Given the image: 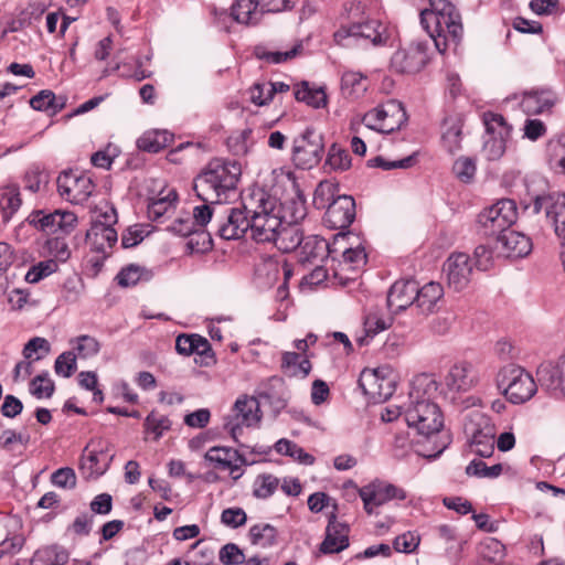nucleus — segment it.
<instances>
[{
    "instance_id": "obj_26",
    "label": "nucleus",
    "mask_w": 565,
    "mask_h": 565,
    "mask_svg": "<svg viewBox=\"0 0 565 565\" xmlns=\"http://www.w3.org/2000/svg\"><path fill=\"white\" fill-rule=\"evenodd\" d=\"M380 33L375 28V22L354 23L348 26H341L334 33V41L343 46L350 45L351 41L359 39L370 40L376 43L380 40Z\"/></svg>"
},
{
    "instance_id": "obj_49",
    "label": "nucleus",
    "mask_w": 565,
    "mask_h": 565,
    "mask_svg": "<svg viewBox=\"0 0 565 565\" xmlns=\"http://www.w3.org/2000/svg\"><path fill=\"white\" fill-rule=\"evenodd\" d=\"M502 555L503 546L498 540L489 539L479 547L480 565H498Z\"/></svg>"
},
{
    "instance_id": "obj_38",
    "label": "nucleus",
    "mask_w": 565,
    "mask_h": 565,
    "mask_svg": "<svg viewBox=\"0 0 565 565\" xmlns=\"http://www.w3.org/2000/svg\"><path fill=\"white\" fill-rule=\"evenodd\" d=\"M563 359H559L555 364H542L537 370L540 381L550 390H559L562 392V386L565 383V367L562 366Z\"/></svg>"
},
{
    "instance_id": "obj_34",
    "label": "nucleus",
    "mask_w": 565,
    "mask_h": 565,
    "mask_svg": "<svg viewBox=\"0 0 565 565\" xmlns=\"http://www.w3.org/2000/svg\"><path fill=\"white\" fill-rule=\"evenodd\" d=\"M281 370L287 376L305 379L311 371V363L307 356H302L300 353L284 352Z\"/></svg>"
},
{
    "instance_id": "obj_18",
    "label": "nucleus",
    "mask_w": 565,
    "mask_h": 565,
    "mask_svg": "<svg viewBox=\"0 0 565 565\" xmlns=\"http://www.w3.org/2000/svg\"><path fill=\"white\" fill-rule=\"evenodd\" d=\"M31 223L49 234H70L76 226L77 216L68 211L56 210L47 214L43 211H36L32 214Z\"/></svg>"
},
{
    "instance_id": "obj_46",
    "label": "nucleus",
    "mask_w": 565,
    "mask_h": 565,
    "mask_svg": "<svg viewBox=\"0 0 565 565\" xmlns=\"http://www.w3.org/2000/svg\"><path fill=\"white\" fill-rule=\"evenodd\" d=\"M295 98L315 108H321L327 105V95L323 89H310L307 82H302L295 89Z\"/></svg>"
},
{
    "instance_id": "obj_62",
    "label": "nucleus",
    "mask_w": 565,
    "mask_h": 565,
    "mask_svg": "<svg viewBox=\"0 0 565 565\" xmlns=\"http://www.w3.org/2000/svg\"><path fill=\"white\" fill-rule=\"evenodd\" d=\"M76 355L72 351L63 352L55 360V373L64 377H71L76 371Z\"/></svg>"
},
{
    "instance_id": "obj_59",
    "label": "nucleus",
    "mask_w": 565,
    "mask_h": 565,
    "mask_svg": "<svg viewBox=\"0 0 565 565\" xmlns=\"http://www.w3.org/2000/svg\"><path fill=\"white\" fill-rule=\"evenodd\" d=\"M416 162L415 154H411L406 158H403L401 160H394L388 161L385 160L383 157L379 156L375 158H372L367 161V166L372 168H381L383 170H392V169H408L413 167Z\"/></svg>"
},
{
    "instance_id": "obj_19",
    "label": "nucleus",
    "mask_w": 565,
    "mask_h": 565,
    "mask_svg": "<svg viewBox=\"0 0 565 565\" xmlns=\"http://www.w3.org/2000/svg\"><path fill=\"white\" fill-rule=\"evenodd\" d=\"M545 210L546 216L553 221L555 234L565 237V194L552 193L539 195L533 203L534 213Z\"/></svg>"
},
{
    "instance_id": "obj_55",
    "label": "nucleus",
    "mask_w": 565,
    "mask_h": 565,
    "mask_svg": "<svg viewBox=\"0 0 565 565\" xmlns=\"http://www.w3.org/2000/svg\"><path fill=\"white\" fill-rule=\"evenodd\" d=\"M278 484V478L271 475H260L254 482L253 494L258 499H267L274 494Z\"/></svg>"
},
{
    "instance_id": "obj_39",
    "label": "nucleus",
    "mask_w": 565,
    "mask_h": 565,
    "mask_svg": "<svg viewBox=\"0 0 565 565\" xmlns=\"http://www.w3.org/2000/svg\"><path fill=\"white\" fill-rule=\"evenodd\" d=\"M172 141V136L166 130H149L137 140L138 149L151 153H157L168 147Z\"/></svg>"
},
{
    "instance_id": "obj_61",
    "label": "nucleus",
    "mask_w": 565,
    "mask_h": 565,
    "mask_svg": "<svg viewBox=\"0 0 565 565\" xmlns=\"http://www.w3.org/2000/svg\"><path fill=\"white\" fill-rule=\"evenodd\" d=\"M47 181V173L39 166L31 167L24 175L25 189L30 190L33 193L40 191L41 186L43 184H46Z\"/></svg>"
},
{
    "instance_id": "obj_14",
    "label": "nucleus",
    "mask_w": 565,
    "mask_h": 565,
    "mask_svg": "<svg viewBox=\"0 0 565 565\" xmlns=\"http://www.w3.org/2000/svg\"><path fill=\"white\" fill-rule=\"evenodd\" d=\"M359 495L367 514L374 513L376 508L393 499H406V492L402 488L382 480H374L362 487L359 490Z\"/></svg>"
},
{
    "instance_id": "obj_17",
    "label": "nucleus",
    "mask_w": 565,
    "mask_h": 565,
    "mask_svg": "<svg viewBox=\"0 0 565 565\" xmlns=\"http://www.w3.org/2000/svg\"><path fill=\"white\" fill-rule=\"evenodd\" d=\"M355 218V202L350 195H338L326 209L324 225L330 230H345Z\"/></svg>"
},
{
    "instance_id": "obj_54",
    "label": "nucleus",
    "mask_w": 565,
    "mask_h": 565,
    "mask_svg": "<svg viewBox=\"0 0 565 565\" xmlns=\"http://www.w3.org/2000/svg\"><path fill=\"white\" fill-rule=\"evenodd\" d=\"M22 200L19 188L8 186L3 190L0 198V206L4 212V216L11 217L21 206Z\"/></svg>"
},
{
    "instance_id": "obj_6",
    "label": "nucleus",
    "mask_w": 565,
    "mask_h": 565,
    "mask_svg": "<svg viewBox=\"0 0 565 565\" xmlns=\"http://www.w3.org/2000/svg\"><path fill=\"white\" fill-rule=\"evenodd\" d=\"M465 433L469 437L473 454L481 458L493 454L495 427L488 415L479 411L471 412L465 423Z\"/></svg>"
},
{
    "instance_id": "obj_1",
    "label": "nucleus",
    "mask_w": 565,
    "mask_h": 565,
    "mask_svg": "<svg viewBox=\"0 0 565 565\" xmlns=\"http://www.w3.org/2000/svg\"><path fill=\"white\" fill-rule=\"evenodd\" d=\"M438 383L433 374H419L412 382L408 401L401 407L407 426L422 438L417 452L428 459L437 458L450 444L444 428V415L434 397Z\"/></svg>"
},
{
    "instance_id": "obj_7",
    "label": "nucleus",
    "mask_w": 565,
    "mask_h": 565,
    "mask_svg": "<svg viewBox=\"0 0 565 565\" xmlns=\"http://www.w3.org/2000/svg\"><path fill=\"white\" fill-rule=\"evenodd\" d=\"M262 411L259 401L254 396H239L224 418V429L237 441L244 427H253L260 423Z\"/></svg>"
},
{
    "instance_id": "obj_12",
    "label": "nucleus",
    "mask_w": 565,
    "mask_h": 565,
    "mask_svg": "<svg viewBox=\"0 0 565 565\" xmlns=\"http://www.w3.org/2000/svg\"><path fill=\"white\" fill-rule=\"evenodd\" d=\"M387 367L365 369L359 377V386L373 403H383L395 391V381L388 376Z\"/></svg>"
},
{
    "instance_id": "obj_36",
    "label": "nucleus",
    "mask_w": 565,
    "mask_h": 565,
    "mask_svg": "<svg viewBox=\"0 0 565 565\" xmlns=\"http://www.w3.org/2000/svg\"><path fill=\"white\" fill-rule=\"evenodd\" d=\"M257 0H236L231 8L232 18L242 24H255L262 17Z\"/></svg>"
},
{
    "instance_id": "obj_32",
    "label": "nucleus",
    "mask_w": 565,
    "mask_h": 565,
    "mask_svg": "<svg viewBox=\"0 0 565 565\" xmlns=\"http://www.w3.org/2000/svg\"><path fill=\"white\" fill-rule=\"evenodd\" d=\"M178 194L170 190L164 196L151 200L148 205V216L153 222L162 223L164 218L170 217L177 207Z\"/></svg>"
},
{
    "instance_id": "obj_33",
    "label": "nucleus",
    "mask_w": 565,
    "mask_h": 565,
    "mask_svg": "<svg viewBox=\"0 0 565 565\" xmlns=\"http://www.w3.org/2000/svg\"><path fill=\"white\" fill-rule=\"evenodd\" d=\"M175 350L179 354L186 356L194 353L207 356L212 353L210 342L199 334L179 335L175 340Z\"/></svg>"
},
{
    "instance_id": "obj_48",
    "label": "nucleus",
    "mask_w": 565,
    "mask_h": 565,
    "mask_svg": "<svg viewBox=\"0 0 565 565\" xmlns=\"http://www.w3.org/2000/svg\"><path fill=\"white\" fill-rule=\"evenodd\" d=\"M391 326V319L383 318L376 312H371L364 320L365 337L359 338L360 345L367 343V338L376 335L379 332L386 330Z\"/></svg>"
},
{
    "instance_id": "obj_25",
    "label": "nucleus",
    "mask_w": 565,
    "mask_h": 565,
    "mask_svg": "<svg viewBox=\"0 0 565 565\" xmlns=\"http://www.w3.org/2000/svg\"><path fill=\"white\" fill-rule=\"evenodd\" d=\"M556 100L557 96L551 88H532L523 93L521 107L527 115H537L550 110Z\"/></svg>"
},
{
    "instance_id": "obj_51",
    "label": "nucleus",
    "mask_w": 565,
    "mask_h": 565,
    "mask_svg": "<svg viewBox=\"0 0 565 565\" xmlns=\"http://www.w3.org/2000/svg\"><path fill=\"white\" fill-rule=\"evenodd\" d=\"M303 51V45L301 41H297L294 43L291 49L286 51H264L258 53L259 58L265 60L271 64H280L288 60H291L298 55H300Z\"/></svg>"
},
{
    "instance_id": "obj_53",
    "label": "nucleus",
    "mask_w": 565,
    "mask_h": 565,
    "mask_svg": "<svg viewBox=\"0 0 565 565\" xmlns=\"http://www.w3.org/2000/svg\"><path fill=\"white\" fill-rule=\"evenodd\" d=\"M326 166L334 171H345L351 166V158L347 150L338 147L335 143L329 149Z\"/></svg>"
},
{
    "instance_id": "obj_40",
    "label": "nucleus",
    "mask_w": 565,
    "mask_h": 565,
    "mask_svg": "<svg viewBox=\"0 0 565 565\" xmlns=\"http://www.w3.org/2000/svg\"><path fill=\"white\" fill-rule=\"evenodd\" d=\"M66 98L64 96L56 97L51 90L44 89L30 99L33 109L40 111H49L54 115L62 110L65 106Z\"/></svg>"
},
{
    "instance_id": "obj_43",
    "label": "nucleus",
    "mask_w": 565,
    "mask_h": 565,
    "mask_svg": "<svg viewBox=\"0 0 565 565\" xmlns=\"http://www.w3.org/2000/svg\"><path fill=\"white\" fill-rule=\"evenodd\" d=\"M275 450L280 455L291 457L302 465L311 466L315 462L312 455L306 452L303 448L286 438H281L275 444Z\"/></svg>"
},
{
    "instance_id": "obj_44",
    "label": "nucleus",
    "mask_w": 565,
    "mask_h": 565,
    "mask_svg": "<svg viewBox=\"0 0 565 565\" xmlns=\"http://www.w3.org/2000/svg\"><path fill=\"white\" fill-rule=\"evenodd\" d=\"M462 126L458 119H446L444 121L443 145L448 152L454 153L460 149Z\"/></svg>"
},
{
    "instance_id": "obj_37",
    "label": "nucleus",
    "mask_w": 565,
    "mask_h": 565,
    "mask_svg": "<svg viewBox=\"0 0 565 565\" xmlns=\"http://www.w3.org/2000/svg\"><path fill=\"white\" fill-rule=\"evenodd\" d=\"M369 87V81L365 75L355 71H345L341 77V90L347 97L359 98Z\"/></svg>"
},
{
    "instance_id": "obj_52",
    "label": "nucleus",
    "mask_w": 565,
    "mask_h": 565,
    "mask_svg": "<svg viewBox=\"0 0 565 565\" xmlns=\"http://www.w3.org/2000/svg\"><path fill=\"white\" fill-rule=\"evenodd\" d=\"M58 268L56 260L46 259L39 262L38 264L31 266L25 274V281L29 284H36L45 277L55 273Z\"/></svg>"
},
{
    "instance_id": "obj_27",
    "label": "nucleus",
    "mask_w": 565,
    "mask_h": 565,
    "mask_svg": "<svg viewBox=\"0 0 565 565\" xmlns=\"http://www.w3.org/2000/svg\"><path fill=\"white\" fill-rule=\"evenodd\" d=\"M117 239L116 230L100 220L93 222L86 233V242L90 245L92 249L98 253H106L108 248L116 244Z\"/></svg>"
},
{
    "instance_id": "obj_5",
    "label": "nucleus",
    "mask_w": 565,
    "mask_h": 565,
    "mask_svg": "<svg viewBox=\"0 0 565 565\" xmlns=\"http://www.w3.org/2000/svg\"><path fill=\"white\" fill-rule=\"evenodd\" d=\"M494 382L498 391L514 405L526 403L537 392V385L532 374L514 363L500 367Z\"/></svg>"
},
{
    "instance_id": "obj_57",
    "label": "nucleus",
    "mask_w": 565,
    "mask_h": 565,
    "mask_svg": "<svg viewBox=\"0 0 565 565\" xmlns=\"http://www.w3.org/2000/svg\"><path fill=\"white\" fill-rule=\"evenodd\" d=\"M54 382L47 372L36 375L30 383V393L36 398L51 397L54 393Z\"/></svg>"
},
{
    "instance_id": "obj_47",
    "label": "nucleus",
    "mask_w": 565,
    "mask_h": 565,
    "mask_svg": "<svg viewBox=\"0 0 565 565\" xmlns=\"http://www.w3.org/2000/svg\"><path fill=\"white\" fill-rule=\"evenodd\" d=\"M338 191L337 184L330 181L320 182L313 193V205L319 210H326L337 200Z\"/></svg>"
},
{
    "instance_id": "obj_58",
    "label": "nucleus",
    "mask_w": 565,
    "mask_h": 565,
    "mask_svg": "<svg viewBox=\"0 0 565 565\" xmlns=\"http://www.w3.org/2000/svg\"><path fill=\"white\" fill-rule=\"evenodd\" d=\"M145 427L148 433L154 435V439L157 440L171 428V420L167 416L152 411L146 417Z\"/></svg>"
},
{
    "instance_id": "obj_20",
    "label": "nucleus",
    "mask_w": 565,
    "mask_h": 565,
    "mask_svg": "<svg viewBox=\"0 0 565 565\" xmlns=\"http://www.w3.org/2000/svg\"><path fill=\"white\" fill-rule=\"evenodd\" d=\"M225 216L218 221L216 233L224 239H238L250 230V212L244 206L228 207L224 212Z\"/></svg>"
},
{
    "instance_id": "obj_30",
    "label": "nucleus",
    "mask_w": 565,
    "mask_h": 565,
    "mask_svg": "<svg viewBox=\"0 0 565 565\" xmlns=\"http://www.w3.org/2000/svg\"><path fill=\"white\" fill-rule=\"evenodd\" d=\"M301 246V263L313 264L315 262H322L329 257L331 250L328 242L317 235H311L303 238Z\"/></svg>"
},
{
    "instance_id": "obj_21",
    "label": "nucleus",
    "mask_w": 565,
    "mask_h": 565,
    "mask_svg": "<svg viewBox=\"0 0 565 565\" xmlns=\"http://www.w3.org/2000/svg\"><path fill=\"white\" fill-rule=\"evenodd\" d=\"M87 445L81 457V470L85 478L97 479L109 468L114 455H109L107 449L99 444L98 448H90Z\"/></svg>"
},
{
    "instance_id": "obj_16",
    "label": "nucleus",
    "mask_w": 565,
    "mask_h": 565,
    "mask_svg": "<svg viewBox=\"0 0 565 565\" xmlns=\"http://www.w3.org/2000/svg\"><path fill=\"white\" fill-rule=\"evenodd\" d=\"M448 286L455 291H461L471 281L473 265L466 253H452L444 264Z\"/></svg>"
},
{
    "instance_id": "obj_22",
    "label": "nucleus",
    "mask_w": 565,
    "mask_h": 565,
    "mask_svg": "<svg viewBox=\"0 0 565 565\" xmlns=\"http://www.w3.org/2000/svg\"><path fill=\"white\" fill-rule=\"evenodd\" d=\"M532 241L521 232L507 228L498 234L495 248L505 257H525L532 250Z\"/></svg>"
},
{
    "instance_id": "obj_24",
    "label": "nucleus",
    "mask_w": 565,
    "mask_h": 565,
    "mask_svg": "<svg viewBox=\"0 0 565 565\" xmlns=\"http://www.w3.org/2000/svg\"><path fill=\"white\" fill-rule=\"evenodd\" d=\"M349 526L338 522L333 513L326 529L324 540L320 544V552L323 554L340 553L349 547Z\"/></svg>"
},
{
    "instance_id": "obj_41",
    "label": "nucleus",
    "mask_w": 565,
    "mask_h": 565,
    "mask_svg": "<svg viewBox=\"0 0 565 565\" xmlns=\"http://www.w3.org/2000/svg\"><path fill=\"white\" fill-rule=\"evenodd\" d=\"M277 215L284 222L299 224V221L306 216L305 201L298 196L297 199L286 200L285 202L278 201Z\"/></svg>"
},
{
    "instance_id": "obj_35",
    "label": "nucleus",
    "mask_w": 565,
    "mask_h": 565,
    "mask_svg": "<svg viewBox=\"0 0 565 565\" xmlns=\"http://www.w3.org/2000/svg\"><path fill=\"white\" fill-rule=\"evenodd\" d=\"M68 559V551L54 544L38 550L31 559V565H65Z\"/></svg>"
},
{
    "instance_id": "obj_64",
    "label": "nucleus",
    "mask_w": 565,
    "mask_h": 565,
    "mask_svg": "<svg viewBox=\"0 0 565 565\" xmlns=\"http://www.w3.org/2000/svg\"><path fill=\"white\" fill-rule=\"evenodd\" d=\"M54 486L63 489H74L76 487V475L70 467L60 468L51 476Z\"/></svg>"
},
{
    "instance_id": "obj_2",
    "label": "nucleus",
    "mask_w": 565,
    "mask_h": 565,
    "mask_svg": "<svg viewBox=\"0 0 565 565\" xmlns=\"http://www.w3.org/2000/svg\"><path fill=\"white\" fill-rule=\"evenodd\" d=\"M241 177L236 160L214 158L193 179V191L202 202L227 203L237 195Z\"/></svg>"
},
{
    "instance_id": "obj_28",
    "label": "nucleus",
    "mask_w": 565,
    "mask_h": 565,
    "mask_svg": "<svg viewBox=\"0 0 565 565\" xmlns=\"http://www.w3.org/2000/svg\"><path fill=\"white\" fill-rule=\"evenodd\" d=\"M303 238V233L299 224L284 222L270 243L279 250L289 253L295 250L302 243Z\"/></svg>"
},
{
    "instance_id": "obj_10",
    "label": "nucleus",
    "mask_w": 565,
    "mask_h": 565,
    "mask_svg": "<svg viewBox=\"0 0 565 565\" xmlns=\"http://www.w3.org/2000/svg\"><path fill=\"white\" fill-rule=\"evenodd\" d=\"M516 218V203L511 199H501L479 214L478 223L484 235H497L514 224Z\"/></svg>"
},
{
    "instance_id": "obj_29",
    "label": "nucleus",
    "mask_w": 565,
    "mask_h": 565,
    "mask_svg": "<svg viewBox=\"0 0 565 565\" xmlns=\"http://www.w3.org/2000/svg\"><path fill=\"white\" fill-rule=\"evenodd\" d=\"M444 296V288L439 282L430 281L418 287L415 306L425 315L433 313Z\"/></svg>"
},
{
    "instance_id": "obj_8",
    "label": "nucleus",
    "mask_w": 565,
    "mask_h": 565,
    "mask_svg": "<svg viewBox=\"0 0 565 565\" xmlns=\"http://www.w3.org/2000/svg\"><path fill=\"white\" fill-rule=\"evenodd\" d=\"M323 153V137L312 128H307L292 141L291 160L299 169L309 170L317 167Z\"/></svg>"
},
{
    "instance_id": "obj_23",
    "label": "nucleus",
    "mask_w": 565,
    "mask_h": 565,
    "mask_svg": "<svg viewBox=\"0 0 565 565\" xmlns=\"http://www.w3.org/2000/svg\"><path fill=\"white\" fill-rule=\"evenodd\" d=\"M418 284L413 279L395 281L387 294V306L392 312H399L415 305Z\"/></svg>"
},
{
    "instance_id": "obj_50",
    "label": "nucleus",
    "mask_w": 565,
    "mask_h": 565,
    "mask_svg": "<svg viewBox=\"0 0 565 565\" xmlns=\"http://www.w3.org/2000/svg\"><path fill=\"white\" fill-rule=\"evenodd\" d=\"M51 351V344L45 338L34 337L30 339L22 351L25 360L39 361Z\"/></svg>"
},
{
    "instance_id": "obj_15",
    "label": "nucleus",
    "mask_w": 565,
    "mask_h": 565,
    "mask_svg": "<svg viewBox=\"0 0 565 565\" xmlns=\"http://www.w3.org/2000/svg\"><path fill=\"white\" fill-rule=\"evenodd\" d=\"M363 121L369 128L391 132L399 129L407 121V114L401 103L391 102L386 108H374L367 111Z\"/></svg>"
},
{
    "instance_id": "obj_11",
    "label": "nucleus",
    "mask_w": 565,
    "mask_h": 565,
    "mask_svg": "<svg viewBox=\"0 0 565 565\" xmlns=\"http://www.w3.org/2000/svg\"><path fill=\"white\" fill-rule=\"evenodd\" d=\"M429 62V43L414 41L395 51L391 57V70L397 74L412 75L420 72Z\"/></svg>"
},
{
    "instance_id": "obj_56",
    "label": "nucleus",
    "mask_w": 565,
    "mask_h": 565,
    "mask_svg": "<svg viewBox=\"0 0 565 565\" xmlns=\"http://www.w3.org/2000/svg\"><path fill=\"white\" fill-rule=\"evenodd\" d=\"M502 472V465L497 463L492 466H488L482 460H472L466 468V473L468 476H475L478 478H497Z\"/></svg>"
},
{
    "instance_id": "obj_45",
    "label": "nucleus",
    "mask_w": 565,
    "mask_h": 565,
    "mask_svg": "<svg viewBox=\"0 0 565 565\" xmlns=\"http://www.w3.org/2000/svg\"><path fill=\"white\" fill-rule=\"evenodd\" d=\"M278 532L271 524H256L249 529V537L253 545L270 547L277 543Z\"/></svg>"
},
{
    "instance_id": "obj_9",
    "label": "nucleus",
    "mask_w": 565,
    "mask_h": 565,
    "mask_svg": "<svg viewBox=\"0 0 565 565\" xmlns=\"http://www.w3.org/2000/svg\"><path fill=\"white\" fill-rule=\"evenodd\" d=\"M483 124L486 135L482 153L488 160H499L505 152L507 142L511 136V127L504 117L495 113H484Z\"/></svg>"
},
{
    "instance_id": "obj_42",
    "label": "nucleus",
    "mask_w": 565,
    "mask_h": 565,
    "mask_svg": "<svg viewBox=\"0 0 565 565\" xmlns=\"http://www.w3.org/2000/svg\"><path fill=\"white\" fill-rule=\"evenodd\" d=\"M239 452L233 448L212 447L205 454V459L214 465V468L225 470L227 467L236 466Z\"/></svg>"
},
{
    "instance_id": "obj_3",
    "label": "nucleus",
    "mask_w": 565,
    "mask_h": 565,
    "mask_svg": "<svg viewBox=\"0 0 565 565\" xmlns=\"http://www.w3.org/2000/svg\"><path fill=\"white\" fill-rule=\"evenodd\" d=\"M420 24L440 54L457 47L463 36L461 14L449 0H429V8L420 11Z\"/></svg>"
},
{
    "instance_id": "obj_31",
    "label": "nucleus",
    "mask_w": 565,
    "mask_h": 565,
    "mask_svg": "<svg viewBox=\"0 0 565 565\" xmlns=\"http://www.w3.org/2000/svg\"><path fill=\"white\" fill-rule=\"evenodd\" d=\"M471 366L467 363H458L450 367L445 376V385L450 391H468L475 385V380L470 375Z\"/></svg>"
},
{
    "instance_id": "obj_60",
    "label": "nucleus",
    "mask_w": 565,
    "mask_h": 565,
    "mask_svg": "<svg viewBox=\"0 0 565 565\" xmlns=\"http://www.w3.org/2000/svg\"><path fill=\"white\" fill-rule=\"evenodd\" d=\"M73 342H75V351L78 356L86 359L96 355L99 352V342L90 335H79Z\"/></svg>"
},
{
    "instance_id": "obj_13",
    "label": "nucleus",
    "mask_w": 565,
    "mask_h": 565,
    "mask_svg": "<svg viewBox=\"0 0 565 565\" xmlns=\"http://www.w3.org/2000/svg\"><path fill=\"white\" fill-rule=\"evenodd\" d=\"M60 195L72 204H83L95 190L92 179L83 173L64 171L57 177Z\"/></svg>"
},
{
    "instance_id": "obj_4",
    "label": "nucleus",
    "mask_w": 565,
    "mask_h": 565,
    "mask_svg": "<svg viewBox=\"0 0 565 565\" xmlns=\"http://www.w3.org/2000/svg\"><path fill=\"white\" fill-rule=\"evenodd\" d=\"M244 209L250 212V236L257 243H270L282 226L277 215L278 200L264 189H254L244 198Z\"/></svg>"
},
{
    "instance_id": "obj_63",
    "label": "nucleus",
    "mask_w": 565,
    "mask_h": 565,
    "mask_svg": "<svg viewBox=\"0 0 565 565\" xmlns=\"http://www.w3.org/2000/svg\"><path fill=\"white\" fill-rule=\"evenodd\" d=\"M220 562L224 565H239L245 562L243 551L234 543L225 544L218 553Z\"/></svg>"
}]
</instances>
